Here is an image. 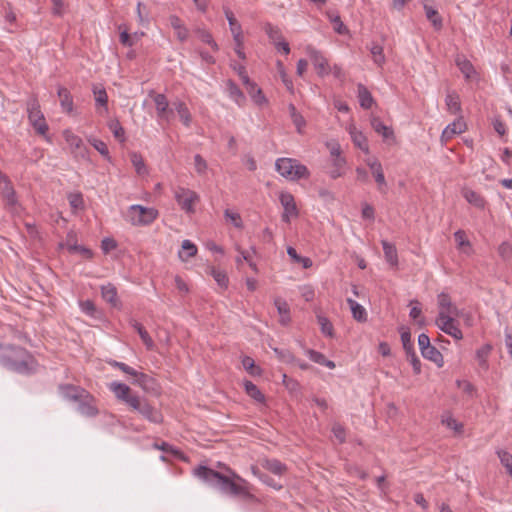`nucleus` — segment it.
Wrapping results in <instances>:
<instances>
[{"mask_svg": "<svg viewBox=\"0 0 512 512\" xmlns=\"http://www.w3.org/2000/svg\"><path fill=\"white\" fill-rule=\"evenodd\" d=\"M226 470L229 475L222 474L207 466L200 465L194 469V474L208 485L219 489L225 494L239 496L246 501H254L256 498L250 492L249 483L231 469L227 468Z\"/></svg>", "mask_w": 512, "mask_h": 512, "instance_id": "obj_1", "label": "nucleus"}, {"mask_svg": "<svg viewBox=\"0 0 512 512\" xmlns=\"http://www.w3.org/2000/svg\"><path fill=\"white\" fill-rule=\"evenodd\" d=\"M0 364L20 374L36 372L38 363L25 349L12 344H0Z\"/></svg>", "mask_w": 512, "mask_h": 512, "instance_id": "obj_2", "label": "nucleus"}, {"mask_svg": "<svg viewBox=\"0 0 512 512\" xmlns=\"http://www.w3.org/2000/svg\"><path fill=\"white\" fill-rule=\"evenodd\" d=\"M276 171L286 179L297 181L306 179L310 173L308 168L292 158H279L275 162Z\"/></svg>", "mask_w": 512, "mask_h": 512, "instance_id": "obj_3", "label": "nucleus"}, {"mask_svg": "<svg viewBox=\"0 0 512 512\" xmlns=\"http://www.w3.org/2000/svg\"><path fill=\"white\" fill-rule=\"evenodd\" d=\"M27 113L30 124L33 126L35 131L42 136H46L49 126L45 120V117L40 109V103L37 97L32 96L27 101Z\"/></svg>", "mask_w": 512, "mask_h": 512, "instance_id": "obj_4", "label": "nucleus"}, {"mask_svg": "<svg viewBox=\"0 0 512 512\" xmlns=\"http://www.w3.org/2000/svg\"><path fill=\"white\" fill-rule=\"evenodd\" d=\"M127 216L132 225L147 226L157 219L158 211L152 207L135 204L129 207Z\"/></svg>", "mask_w": 512, "mask_h": 512, "instance_id": "obj_5", "label": "nucleus"}, {"mask_svg": "<svg viewBox=\"0 0 512 512\" xmlns=\"http://www.w3.org/2000/svg\"><path fill=\"white\" fill-rule=\"evenodd\" d=\"M129 402L130 408L137 411L149 422L158 424L163 421L161 412L150 405L146 399H142L138 396L137 398L130 399Z\"/></svg>", "mask_w": 512, "mask_h": 512, "instance_id": "obj_6", "label": "nucleus"}, {"mask_svg": "<svg viewBox=\"0 0 512 512\" xmlns=\"http://www.w3.org/2000/svg\"><path fill=\"white\" fill-rule=\"evenodd\" d=\"M174 197L180 208L188 214L195 212V204L199 202V195L188 188L177 187Z\"/></svg>", "mask_w": 512, "mask_h": 512, "instance_id": "obj_7", "label": "nucleus"}, {"mask_svg": "<svg viewBox=\"0 0 512 512\" xmlns=\"http://www.w3.org/2000/svg\"><path fill=\"white\" fill-rule=\"evenodd\" d=\"M437 305H438V316L436 320H444L447 318H456L459 317L461 311L458 307L452 302L449 294L445 292H441L437 295Z\"/></svg>", "mask_w": 512, "mask_h": 512, "instance_id": "obj_8", "label": "nucleus"}, {"mask_svg": "<svg viewBox=\"0 0 512 512\" xmlns=\"http://www.w3.org/2000/svg\"><path fill=\"white\" fill-rule=\"evenodd\" d=\"M279 201L284 209L281 220L287 224L290 223L291 217H298L299 210L297 208L294 196L289 192H281Z\"/></svg>", "mask_w": 512, "mask_h": 512, "instance_id": "obj_9", "label": "nucleus"}, {"mask_svg": "<svg viewBox=\"0 0 512 512\" xmlns=\"http://www.w3.org/2000/svg\"><path fill=\"white\" fill-rule=\"evenodd\" d=\"M306 50L317 74L320 77H325L329 75L331 73V68L324 55L320 51L316 50L311 46H308Z\"/></svg>", "mask_w": 512, "mask_h": 512, "instance_id": "obj_10", "label": "nucleus"}, {"mask_svg": "<svg viewBox=\"0 0 512 512\" xmlns=\"http://www.w3.org/2000/svg\"><path fill=\"white\" fill-rule=\"evenodd\" d=\"M78 411L86 417H95L99 414L95 397L85 390L82 397L77 401Z\"/></svg>", "mask_w": 512, "mask_h": 512, "instance_id": "obj_11", "label": "nucleus"}, {"mask_svg": "<svg viewBox=\"0 0 512 512\" xmlns=\"http://www.w3.org/2000/svg\"><path fill=\"white\" fill-rule=\"evenodd\" d=\"M108 388L111 392L114 393L117 400L124 402L126 405L130 407L129 400L132 398H137L138 395L131 394V388L124 383L121 382H111L108 385Z\"/></svg>", "mask_w": 512, "mask_h": 512, "instance_id": "obj_12", "label": "nucleus"}, {"mask_svg": "<svg viewBox=\"0 0 512 512\" xmlns=\"http://www.w3.org/2000/svg\"><path fill=\"white\" fill-rule=\"evenodd\" d=\"M0 188L2 198L6 205L13 207L17 203L16 192L11 185L9 178L0 172Z\"/></svg>", "mask_w": 512, "mask_h": 512, "instance_id": "obj_13", "label": "nucleus"}, {"mask_svg": "<svg viewBox=\"0 0 512 512\" xmlns=\"http://www.w3.org/2000/svg\"><path fill=\"white\" fill-rule=\"evenodd\" d=\"M435 323L441 331L452 336L456 340H461L463 338V333L460 330V328L458 327L456 318H447L444 320H436Z\"/></svg>", "mask_w": 512, "mask_h": 512, "instance_id": "obj_14", "label": "nucleus"}, {"mask_svg": "<svg viewBox=\"0 0 512 512\" xmlns=\"http://www.w3.org/2000/svg\"><path fill=\"white\" fill-rule=\"evenodd\" d=\"M63 137L72 149L73 153L79 154L82 157L85 156L86 147L84 146V143L79 136L74 134L71 130H64Z\"/></svg>", "mask_w": 512, "mask_h": 512, "instance_id": "obj_15", "label": "nucleus"}, {"mask_svg": "<svg viewBox=\"0 0 512 512\" xmlns=\"http://www.w3.org/2000/svg\"><path fill=\"white\" fill-rule=\"evenodd\" d=\"M58 389L64 399L72 402H77L86 390L73 384H61Z\"/></svg>", "mask_w": 512, "mask_h": 512, "instance_id": "obj_16", "label": "nucleus"}, {"mask_svg": "<svg viewBox=\"0 0 512 512\" xmlns=\"http://www.w3.org/2000/svg\"><path fill=\"white\" fill-rule=\"evenodd\" d=\"M465 129H466V124L462 121V118L460 117L446 126V128L442 132L441 140L443 142H447L448 140L453 138L455 135L464 132Z\"/></svg>", "mask_w": 512, "mask_h": 512, "instance_id": "obj_17", "label": "nucleus"}, {"mask_svg": "<svg viewBox=\"0 0 512 512\" xmlns=\"http://www.w3.org/2000/svg\"><path fill=\"white\" fill-rule=\"evenodd\" d=\"M154 103L159 118L168 119L169 115L173 113L172 109H169V102L164 94H156L154 96Z\"/></svg>", "mask_w": 512, "mask_h": 512, "instance_id": "obj_18", "label": "nucleus"}, {"mask_svg": "<svg viewBox=\"0 0 512 512\" xmlns=\"http://www.w3.org/2000/svg\"><path fill=\"white\" fill-rule=\"evenodd\" d=\"M171 27L175 30L176 37L180 42H185L188 39L189 31L182 23L181 19L176 15L169 17Z\"/></svg>", "mask_w": 512, "mask_h": 512, "instance_id": "obj_19", "label": "nucleus"}, {"mask_svg": "<svg viewBox=\"0 0 512 512\" xmlns=\"http://www.w3.org/2000/svg\"><path fill=\"white\" fill-rule=\"evenodd\" d=\"M371 126L376 133L383 137L384 140L395 139L392 127L385 125L380 118L373 117L371 119Z\"/></svg>", "mask_w": 512, "mask_h": 512, "instance_id": "obj_20", "label": "nucleus"}, {"mask_svg": "<svg viewBox=\"0 0 512 512\" xmlns=\"http://www.w3.org/2000/svg\"><path fill=\"white\" fill-rule=\"evenodd\" d=\"M101 294L102 298L112 307H118L120 305V301L117 295V289L113 284L108 283L107 285H102Z\"/></svg>", "mask_w": 512, "mask_h": 512, "instance_id": "obj_21", "label": "nucleus"}, {"mask_svg": "<svg viewBox=\"0 0 512 512\" xmlns=\"http://www.w3.org/2000/svg\"><path fill=\"white\" fill-rule=\"evenodd\" d=\"M243 387L246 394L252 398L256 403L265 404L266 398L265 395L260 391V389L250 380L243 381Z\"/></svg>", "mask_w": 512, "mask_h": 512, "instance_id": "obj_22", "label": "nucleus"}, {"mask_svg": "<svg viewBox=\"0 0 512 512\" xmlns=\"http://www.w3.org/2000/svg\"><path fill=\"white\" fill-rule=\"evenodd\" d=\"M357 97L363 109H370L372 107L374 98L367 87L361 83L357 85Z\"/></svg>", "mask_w": 512, "mask_h": 512, "instance_id": "obj_23", "label": "nucleus"}, {"mask_svg": "<svg viewBox=\"0 0 512 512\" xmlns=\"http://www.w3.org/2000/svg\"><path fill=\"white\" fill-rule=\"evenodd\" d=\"M445 104L449 113L456 115L461 113L460 97L456 91H448Z\"/></svg>", "mask_w": 512, "mask_h": 512, "instance_id": "obj_24", "label": "nucleus"}, {"mask_svg": "<svg viewBox=\"0 0 512 512\" xmlns=\"http://www.w3.org/2000/svg\"><path fill=\"white\" fill-rule=\"evenodd\" d=\"M462 195L469 204L475 206L476 208H479V209L485 208L487 202H486L485 198L478 192L471 190V189H465L463 191Z\"/></svg>", "mask_w": 512, "mask_h": 512, "instance_id": "obj_25", "label": "nucleus"}, {"mask_svg": "<svg viewBox=\"0 0 512 512\" xmlns=\"http://www.w3.org/2000/svg\"><path fill=\"white\" fill-rule=\"evenodd\" d=\"M381 244L386 261L392 267H396L398 265V254L395 245L388 242L387 240H382Z\"/></svg>", "mask_w": 512, "mask_h": 512, "instance_id": "obj_26", "label": "nucleus"}, {"mask_svg": "<svg viewBox=\"0 0 512 512\" xmlns=\"http://www.w3.org/2000/svg\"><path fill=\"white\" fill-rule=\"evenodd\" d=\"M426 18L431 22L435 30L439 31L443 27V19L439 12L432 6L424 4Z\"/></svg>", "mask_w": 512, "mask_h": 512, "instance_id": "obj_27", "label": "nucleus"}, {"mask_svg": "<svg viewBox=\"0 0 512 512\" xmlns=\"http://www.w3.org/2000/svg\"><path fill=\"white\" fill-rule=\"evenodd\" d=\"M129 323L137 331L146 348L148 350H152L154 348V341L143 327V325L134 319H131Z\"/></svg>", "mask_w": 512, "mask_h": 512, "instance_id": "obj_28", "label": "nucleus"}, {"mask_svg": "<svg viewBox=\"0 0 512 512\" xmlns=\"http://www.w3.org/2000/svg\"><path fill=\"white\" fill-rule=\"evenodd\" d=\"M58 97L62 110L66 113H71L73 111V98L69 90L65 87H59Z\"/></svg>", "mask_w": 512, "mask_h": 512, "instance_id": "obj_29", "label": "nucleus"}, {"mask_svg": "<svg viewBox=\"0 0 512 512\" xmlns=\"http://www.w3.org/2000/svg\"><path fill=\"white\" fill-rule=\"evenodd\" d=\"M262 467L275 475H283L287 471V467L284 463L278 459H264Z\"/></svg>", "mask_w": 512, "mask_h": 512, "instance_id": "obj_30", "label": "nucleus"}, {"mask_svg": "<svg viewBox=\"0 0 512 512\" xmlns=\"http://www.w3.org/2000/svg\"><path fill=\"white\" fill-rule=\"evenodd\" d=\"M346 159L344 157H338L331 160V168L328 170V174L332 179H337L344 174L346 167Z\"/></svg>", "mask_w": 512, "mask_h": 512, "instance_id": "obj_31", "label": "nucleus"}, {"mask_svg": "<svg viewBox=\"0 0 512 512\" xmlns=\"http://www.w3.org/2000/svg\"><path fill=\"white\" fill-rule=\"evenodd\" d=\"M277 311L280 315V323L284 326L288 325L290 318V308L287 302L281 298H277L274 301Z\"/></svg>", "mask_w": 512, "mask_h": 512, "instance_id": "obj_32", "label": "nucleus"}, {"mask_svg": "<svg viewBox=\"0 0 512 512\" xmlns=\"http://www.w3.org/2000/svg\"><path fill=\"white\" fill-rule=\"evenodd\" d=\"M422 356L432 362H434L437 367L441 368L444 365V358L441 352L434 347L433 345H430L427 350H423L421 352Z\"/></svg>", "mask_w": 512, "mask_h": 512, "instance_id": "obj_33", "label": "nucleus"}, {"mask_svg": "<svg viewBox=\"0 0 512 512\" xmlns=\"http://www.w3.org/2000/svg\"><path fill=\"white\" fill-rule=\"evenodd\" d=\"M347 303L355 320L358 322H365L367 320V312L362 305L351 298L347 299Z\"/></svg>", "mask_w": 512, "mask_h": 512, "instance_id": "obj_34", "label": "nucleus"}, {"mask_svg": "<svg viewBox=\"0 0 512 512\" xmlns=\"http://www.w3.org/2000/svg\"><path fill=\"white\" fill-rule=\"evenodd\" d=\"M227 91L231 99H233L238 105H242L245 102V96L241 89L233 80H228L226 83Z\"/></svg>", "mask_w": 512, "mask_h": 512, "instance_id": "obj_35", "label": "nucleus"}, {"mask_svg": "<svg viewBox=\"0 0 512 512\" xmlns=\"http://www.w3.org/2000/svg\"><path fill=\"white\" fill-rule=\"evenodd\" d=\"M456 65L467 80L471 79L473 74H475V69L472 63L464 57H457Z\"/></svg>", "mask_w": 512, "mask_h": 512, "instance_id": "obj_36", "label": "nucleus"}, {"mask_svg": "<svg viewBox=\"0 0 512 512\" xmlns=\"http://www.w3.org/2000/svg\"><path fill=\"white\" fill-rule=\"evenodd\" d=\"M174 106H175V109H176L181 121L183 122V124L185 126L188 127L191 123V114H190L188 107L182 101L175 102Z\"/></svg>", "mask_w": 512, "mask_h": 512, "instance_id": "obj_37", "label": "nucleus"}, {"mask_svg": "<svg viewBox=\"0 0 512 512\" xmlns=\"http://www.w3.org/2000/svg\"><path fill=\"white\" fill-rule=\"evenodd\" d=\"M93 94L95 97L96 106L103 107L105 109V111H107L108 110V108H107L108 96H107V92H106L105 88L94 86Z\"/></svg>", "mask_w": 512, "mask_h": 512, "instance_id": "obj_38", "label": "nucleus"}, {"mask_svg": "<svg viewBox=\"0 0 512 512\" xmlns=\"http://www.w3.org/2000/svg\"><path fill=\"white\" fill-rule=\"evenodd\" d=\"M327 16L330 22L333 24V29L336 33L344 35L348 33L347 27L342 22L340 16L338 14H334L333 12H327Z\"/></svg>", "mask_w": 512, "mask_h": 512, "instance_id": "obj_39", "label": "nucleus"}, {"mask_svg": "<svg viewBox=\"0 0 512 512\" xmlns=\"http://www.w3.org/2000/svg\"><path fill=\"white\" fill-rule=\"evenodd\" d=\"M182 250L186 253V255H184L183 252H179V258L183 261L194 257L198 251L197 246L190 240H184L182 242Z\"/></svg>", "mask_w": 512, "mask_h": 512, "instance_id": "obj_40", "label": "nucleus"}, {"mask_svg": "<svg viewBox=\"0 0 512 512\" xmlns=\"http://www.w3.org/2000/svg\"><path fill=\"white\" fill-rule=\"evenodd\" d=\"M351 138L356 147L361 149L365 153H369V146L367 138L360 131L351 132Z\"/></svg>", "mask_w": 512, "mask_h": 512, "instance_id": "obj_41", "label": "nucleus"}, {"mask_svg": "<svg viewBox=\"0 0 512 512\" xmlns=\"http://www.w3.org/2000/svg\"><path fill=\"white\" fill-rule=\"evenodd\" d=\"M130 160L138 175H144L147 173L146 166L141 154H139L138 152H131Z\"/></svg>", "mask_w": 512, "mask_h": 512, "instance_id": "obj_42", "label": "nucleus"}, {"mask_svg": "<svg viewBox=\"0 0 512 512\" xmlns=\"http://www.w3.org/2000/svg\"><path fill=\"white\" fill-rule=\"evenodd\" d=\"M369 50L372 54V57H373V61L378 65V66H381L384 64L385 62V56H384V52H383V47L382 45L378 44V43H375L373 42L371 44V46L369 47Z\"/></svg>", "mask_w": 512, "mask_h": 512, "instance_id": "obj_43", "label": "nucleus"}, {"mask_svg": "<svg viewBox=\"0 0 512 512\" xmlns=\"http://www.w3.org/2000/svg\"><path fill=\"white\" fill-rule=\"evenodd\" d=\"M491 350H492V346L490 344H486V345L482 346L480 349H478L476 352V357H477L479 366L482 367L483 369L488 368L487 358H488Z\"/></svg>", "mask_w": 512, "mask_h": 512, "instance_id": "obj_44", "label": "nucleus"}, {"mask_svg": "<svg viewBox=\"0 0 512 512\" xmlns=\"http://www.w3.org/2000/svg\"><path fill=\"white\" fill-rule=\"evenodd\" d=\"M264 30L268 35L269 39L276 45L279 41L283 40L282 32L279 27L266 23Z\"/></svg>", "mask_w": 512, "mask_h": 512, "instance_id": "obj_45", "label": "nucleus"}, {"mask_svg": "<svg viewBox=\"0 0 512 512\" xmlns=\"http://www.w3.org/2000/svg\"><path fill=\"white\" fill-rule=\"evenodd\" d=\"M242 365H243L244 369L250 375H252V376H260L261 375V372H262L261 368L255 365V362L251 357L245 356L242 359Z\"/></svg>", "mask_w": 512, "mask_h": 512, "instance_id": "obj_46", "label": "nucleus"}, {"mask_svg": "<svg viewBox=\"0 0 512 512\" xmlns=\"http://www.w3.org/2000/svg\"><path fill=\"white\" fill-rule=\"evenodd\" d=\"M108 126L117 140H119L120 142L125 141V131L118 120L110 121Z\"/></svg>", "mask_w": 512, "mask_h": 512, "instance_id": "obj_47", "label": "nucleus"}, {"mask_svg": "<svg viewBox=\"0 0 512 512\" xmlns=\"http://www.w3.org/2000/svg\"><path fill=\"white\" fill-rule=\"evenodd\" d=\"M211 275L221 288L226 289L228 287L229 279L224 271L212 268Z\"/></svg>", "mask_w": 512, "mask_h": 512, "instance_id": "obj_48", "label": "nucleus"}, {"mask_svg": "<svg viewBox=\"0 0 512 512\" xmlns=\"http://www.w3.org/2000/svg\"><path fill=\"white\" fill-rule=\"evenodd\" d=\"M318 324L320 325L321 332L328 336L333 337L334 329L332 323L328 320V318L318 315L317 316Z\"/></svg>", "mask_w": 512, "mask_h": 512, "instance_id": "obj_49", "label": "nucleus"}, {"mask_svg": "<svg viewBox=\"0 0 512 512\" xmlns=\"http://www.w3.org/2000/svg\"><path fill=\"white\" fill-rule=\"evenodd\" d=\"M497 455L501 464L507 469L508 473L512 476V454L505 450L497 451Z\"/></svg>", "mask_w": 512, "mask_h": 512, "instance_id": "obj_50", "label": "nucleus"}, {"mask_svg": "<svg viewBox=\"0 0 512 512\" xmlns=\"http://www.w3.org/2000/svg\"><path fill=\"white\" fill-rule=\"evenodd\" d=\"M274 352L276 353V355L279 358V360L284 362V363L292 364V363L296 362V357L288 349H278V348H275Z\"/></svg>", "mask_w": 512, "mask_h": 512, "instance_id": "obj_51", "label": "nucleus"}, {"mask_svg": "<svg viewBox=\"0 0 512 512\" xmlns=\"http://www.w3.org/2000/svg\"><path fill=\"white\" fill-rule=\"evenodd\" d=\"M107 363L111 367L117 368L131 377L133 375H136V370L134 368L130 367L129 365H127L126 363L119 362V361L113 360V359L107 360Z\"/></svg>", "mask_w": 512, "mask_h": 512, "instance_id": "obj_52", "label": "nucleus"}, {"mask_svg": "<svg viewBox=\"0 0 512 512\" xmlns=\"http://www.w3.org/2000/svg\"><path fill=\"white\" fill-rule=\"evenodd\" d=\"M331 431L340 444L346 442V429L343 425L336 422L333 424Z\"/></svg>", "mask_w": 512, "mask_h": 512, "instance_id": "obj_53", "label": "nucleus"}, {"mask_svg": "<svg viewBox=\"0 0 512 512\" xmlns=\"http://www.w3.org/2000/svg\"><path fill=\"white\" fill-rule=\"evenodd\" d=\"M89 143L105 158L109 159V150L105 142L102 140L92 138Z\"/></svg>", "mask_w": 512, "mask_h": 512, "instance_id": "obj_54", "label": "nucleus"}, {"mask_svg": "<svg viewBox=\"0 0 512 512\" xmlns=\"http://www.w3.org/2000/svg\"><path fill=\"white\" fill-rule=\"evenodd\" d=\"M194 166H195L196 172L199 175L202 176V175L206 174V171L208 169V165H207L206 160L200 154H196L194 156Z\"/></svg>", "mask_w": 512, "mask_h": 512, "instance_id": "obj_55", "label": "nucleus"}, {"mask_svg": "<svg viewBox=\"0 0 512 512\" xmlns=\"http://www.w3.org/2000/svg\"><path fill=\"white\" fill-rule=\"evenodd\" d=\"M132 377L134 378L133 384H137L144 389H146L149 382L152 381V378L149 375L138 371H136V375H133Z\"/></svg>", "mask_w": 512, "mask_h": 512, "instance_id": "obj_56", "label": "nucleus"}, {"mask_svg": "<svg viewBox=\"0 0 512 512\" xmlns=\"http://www.w3.org/2000/svg\"><path fill=\"white\" fill-rule=\"evenodd\" d=\"M68 201L73 209H81L84 206L83 196L81 193H70Z\"/></svg>", "mask_w": 512, "mask_h": 512, "instance_id": "obj_57", "label": "nucleus"}, {"mask_svg": "<svg viewBox=\"0 0 512 512\" xmlns=\"http://www.w3.org/2000/svg\"><path fill=\"white\" fill-rule=\"evenodd\" d=\"M197 33L200 40L210 45L214 51H217L219 49L217 43L213 40L212 35L208 31L198 30Z\"/></svg>", "mask_w": 512, "mask_h": 512, "instance_id": "obj_58", "label": "nucleus"}, {"mask_svg": "<svg viewBox=\"0 0 512 512\" xmlns=\"http://www.w3.org/2000/svg\"><path fill=\"white\" fill-rule=\"evenodd\" d=\"M442 423L446 425L448 428L454 430L457 433L462 432L463 430V424L459 423L456 419H454L452 416H448L446 418L442 419Z\"/></svg>", "mask_w": 512, "mask_h": 512, "instance_id": "obj_59", "label": "nucleus"}, {"mask_svg": "<svg viewBox=\"0 0 512 512\" xmlns=\"http://www.w3.org/2000/svg\"><path fill=\"white\" fill-rule=\"evenodd\" d=\"M68 251L80 253L87 259H90L93 256V252L89 248H86V247H84L82 245H78V244L68 245Z\"/></svg>", "mask_w": 512, "mask_h": 512, "instance_id": "obj_60", "label": "nucleus"}, {"mask_svg": "<svg viewBox=\"0 0 512 512\" xmlns=\"http://www.w3.org/2000/svg\"><path fill=\"white\" fill-rule=\"evenodd\" d=\"M224 14L226 16V19L228 20L231 33L234 32L235 28L242 29L241 25L236 20L233 12L229 8L224 7Z\"/></svg>", "mask_w": 512, "mask_h": 512, "instance_id": "obj_61", "label": "nucleus"}, {"mask_svg": "<svg viewBox=\"0 0 512 512\" xmlns=\"http://www.w3.org/2000/svg\"><path fill=\"white\" fill-rule=\"evenodd\" d=\"M306 354L308 355L309 359L317 364L323 365L324 361L326 360V357L323 353L318 352L313 349H307Z\"/></svg>", "mask_w": 512, "mask_h": 512, "instance_id": "obj_62", "label": "nucleus"}, {"mask_svg": "<svg viewBox=\"0 0 512 512\" xmlns=\"http://www.w3.org/2000/svg\"><path fill=\"white\" fill-rule=\"evenodd\" d=\"M498 253L502 259H509L512 256V245L509 242H502L498 247Z\"/></svg>", "mask_w": 512, "mask_h": 512, "instance_id": "obj_63", "label": "nucleus"}, {"mask_svg": "<svg viewBox=\"0 0 512 512\" xmlns=\"http://www.w3.org/2000/svg\"><path fill=\"white\" fill-rule=\"evenodd\" d=\"M326 146L328 147V149L330 151L331 160L336 159L338 157H343L341 155V153H342L341 146L338 142H336V141L328 142L326 144Z\"/></svg>", "mask_w": 512, "mask_h": 512, "instance_id": "obj_64", "label": "nucleus"}]
</instances>
